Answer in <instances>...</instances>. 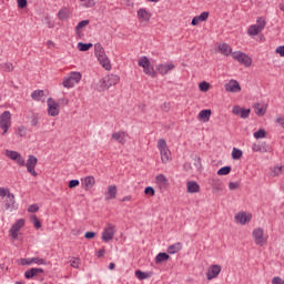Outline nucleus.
<instances>
[{"label": "nucleus", "instance_id": "obj_22", "mask_svg": "<svg viewBox=\"0 0 284 284\" xmlns=\"http://www.w3.org/2000/svg\"><path fill=\"white\" fill-rule=\"evenodd\" d=\"M224 89L226 92H241V84H239V81L236 80H230L225 85Z\"/></svg>", "mask_w": 284, "mask_h": 284}, {"label": "nucleus", "instance_id": "obj_16", "mask_svg": "<svg viewBox=\"0 0 284 284\" xmlns=\"http://www.w3.org/2000/svg\"><path fill=\"white\" fill-rule=\"evenodd\" d=\"M32 263H34L36 265H48V261L41 257H28L20 260L21 265H32Z\"/></svg>", "mask_w": 284, "mask_h": 284}, {"label": "nucleus", "instance_id": "obj_31", "mask_svg": "<svg viewBox=\"0 0 284 284\" xmlns=\"http://www.w3.org/2000/svg\"><path fill=\"white\" fill-rule=\"evenodd\" d=\"M183 250V244L181 242H176L170 245L166 250L168 254H176Z\"/></svg>", "mask_w": 284, "mask_h": 284}, {"label": "nucleus", "instance_id": "obj_30", "mask_svg": "<svg viewBox=\"0 0 284 284\" xmlns=\"http://www.w3.org/2000/svg\"><path fill=\"white\" fill-rule=\"evenodd\" d=\"M97 59L102 64V68H104L105 70H112V64H110V59H108V55H105V53L102 55H98Z\"/></svg>", "mask_w": 284, "mask_h": 284}, {"label": "nucleus", "instance_id": "obj_43", "mask_svg": "<svg viewBox=\"0 0 284 284\" xmlns=\"http://www.w3.org/2000/svg\"><path fill=\"white\" fill-rule=\"evenodd\" d=\"M94 50H95L97 58L105 54V51L103 50V45H101V43L94 44Z\"/></svg>", "mask_w": 284, "mask_h": 284}, {"label": "nucleus", "instance_id": "obj_46", "mask_svg": "<svg viewBox=\"0 0 284 284\" xmlns=\"http://www.w3.org/2000/svg\"><path fill=\"white\" fill-rule=\"evenodd\" d=\"M71 267H74L75 270H79V265H81V260L78 257H73L71 261Z\"/></svg>", "mask_w": 284, "mask_h": 284}, {"label": "nucleus", "instance_id": "obj_49", "mask_svg": "<svg viewBox=\"0 0 284 284\" xmlns=\"http://www.w3.org/2000/svg\"><path fill=\"white\" fill-rule=\"evenodd\" d=\"M13 161H16V163H18L21 168H24V165H26V159H23L21 153L19 154L18 159H16Z\"/></svg>", "mask_w": 284, "mask_h": 284}, {"label": "nucleus", "instance_id": "obj_52", "mask_svg": "<svg viewBox=\"0 0 284 284\" xmlns=\"http://www.w3.org/2000/svg\"><path fill=\"white\" fill-rule=\"evenodd\" d=\"M3 70L4 72H12V70H14V65L10 62H7L3 64Z\"/></svg>", "mask_w": 284, "mask_h": 284}, {"label": "nucleus", "instance_id": "obj_2", "mask_svg": "<svg viewBox=\"0 0 284 284\" xmlns=\"http://www.w3.org/2000/svg\"><path fill=\"white\" fill-rule=\"evenodd\" d=\"M81 79H83V75L79 71H72L68 74L67 78L63 79L62 85L63 88H67V90H70L77 85V83H81Z\"/></svg>", "mask_w": 284, "mask_h": 284}, {"label": "nucleus", "instance_id": "obj_57", "mask_svg": "<svg viewBox=\"0 0 284 284\" xmlns=\"http://www.w3.org/2000/svg\"><path fill=\"white\" fill-rule=\"evenodd\" d=\"M17 3L18 8L22 10L23 8H26V6H28V0H17Z\"/></svg>", "mask_w": 284, "mask_h": 284}, {"label": "nucleus", "instance_id": "obj_36", "mask_svg": "<svg viewBox=\"0 0 284 284\" xmlns=\"http://www.w3.org/2000/svg\"><path fill=\"white\" fill-rule=\"evenodd\" d=\"M170 258V255L168 253H159L155 256V263H164V261H168Z\"/></svg>", "mask_w": 284, "mask_h": 284}, {"label": "nucleus", "instance_id": "obj_58", "mask_svg": "<svg viewBox=\"0 0 284 284\" xmlns=\"http://www.w3.org/2000/svg\"><path fill=\"white\" fill-rule=\"evenodd\" d=\"M28 212H39V205H37V204H31V205L28 207Z\"/></svg>", "mask_w": 284, "mask_h": 284}, {"label": "nucleus", "instance_id": "obj_11", "mask_svg": "<svg viewBox=\"0 0 284 284\" xmlns=\"http://www.w3.org/2000/svg\"><path fill=\"white\" fill-rule=\"evenodd\" d=\"M48 105V114L49 116H59V113L61 112V108L59 106V102L54 101V99L49 98L47 100Z\"/></svg>", "mask_w": 284, "mask_h": 284}, {"label": "nucleus", "instance_id": "obj_64", "mask_svg": "<svg viewBox=\"0 0 284 284\" xmlns=\"http://www.w3.org/2000/svg\"><path fill=\"white\" fill-rule=\"evenodd\" d=\"M275 123H278V125H281V128H284V118H277L276 120H275Z\"/></svg>", "mask_w": 284, "mask_h": 284}, {"label": "nucleus", "instance_id": "obj_61", "mask_svg": "<svg viewBox=\"0 0 284 284\" xmlns=\"http://www.w3.org/2000/svg\"><path fill=\"white\" fill-rule=\"evenodd\" d=\"M276 53L280 54V57H284V45H280L276 48Z\"/></svg>", "mask_w": 284, "mask_h": 284}, {"label": "nucleus", "instance_id": "obj_48", "mask_svg": "<svg viewBox=\"0 0 284 284\" xmlns=\"http://www.w3.org/2000/svg\"><path fill=\"white\" fill-rule=\"evenodd\" d=\"M144 194L149 195V196H154V194H156V192L154 191V187L152 186H146L144 189Z\"/></svg>", "mask_w": 284, "mask_h": 284}, {"label": "nucleus", "instance_id": "obj_8", "mask_svg": "<svg viewBox=\"0 0 284 284\" xmlns=\"http://www.w3.org/2000/svg\"><path fill=\"white\" fill-rule=\"evenodd\" d=\"M252 236L255 245H258L260 247H263V245L267 243V237H265V231H263V229L261 227L254 229L252 232Z\"/></svg>", "mask_w": 284, "mask_h": 284}, {"label": "nucleus", "instance_id": "obj_40", "mask_svg": "<svg viewBox=\"0 0 284 284\" xmlns=\"http://www.w3.org/2000/svg\"><path fill=\"white\" fill-rule=\"evenodd\" d=\"M232 172V166H223L217 171L219 176H227Z\"/></svg>", "mask_w": 284, "mask_h": 284}, {"label": "nucleus", "instance_id": "obj_10", "mask_svg": "<svg viewBox=\"0 0 284 284\" xmlns=\"http://www.w3.org/2000/svg\"><path fill=\"white\" fill-rule=\"evenodd\" d=\"M23 225H26V220L20 219L11 226L9 230V236L12 241H17L19 239V232Z\"/></svg>", "mask_w": 284, "mask_h": 284}, {"label": "nucleus", "instance_id": "obj_19", "mask_svg": "<svg viewBox=\"0 0 284 284\" xmlns=\"http://www.w3.org/2000/svg\"><path fill=\"white\" fill-rule=\"evenodd\" d=\"M252 221V214L240 212L235 215V223H239L240 225H245L246 223H250Z\"/></svg>", "mask_w": 284, "mask_h": 284}, {"label": "nucleus", "instance_id": "obj_6", "mask_svg": "<svg viewBox=\"0 0 284 284\" xmlns=\"http://www.w3.org/2000/svg\"><path fill=\"white\" fill-rule=\"evenodd\" d=\"M0 128L3 131L2 135L8 133V130L12 128V113L10 111H4L0 115Z\"/></svg>", "mask_w": 284, "mask_h": 284}, {"label": "nucleus", "instance_id": "obj_50", "mask_svg": "<svg viewBox=\"0 0 284 284\" xmlns=\"http://www.w3.org/2000/svg\"><path fill=\"white\" fill-rule=\"evenodd\" d=\"M9 194H12V193H10L9 189L0 187V196H2V199H7L9 196Z\"/></svg>", "mask_w": 284, "mask_h": 284}, {"label": "nucleus", "instance_id": "obj_23", "mask_svg": "<svg viewBox=\"0 0 284 284\" xmlns=\"http://www.w3.org/2000/svg\"><path fill=\"white\" fill-rule=\"evenodd\" d=\"M209 185L213 187V192H222L223 190V182L219 178H211L209 180Z\"/></svg>", "mask_w": 284, "mask_h": 284}, {"label": "nucleus", "instance_id": "obj_7", "mask_svg": "<svg viewBox=\"0 0 284 284\" xmlns=\"http://www.w3.org/2000/svg\"><path fill=\"white\" fill-rule=\"evenodd\" d=\"M232 58L237 61V63H241V65H245V68L252 65V58L243 51H234Z\"/></svg>", "mask_w": 284, "mask_h": 284}, {"label": "nucleus", "instance_id": "obj_21", "mask_svg": "<svg viewBox=\"0 0 284 284\" xmlns=\"http://www.w3.org/2000/svg\"><path fill=\"white\" fill-rule=\"evenodd\" d=\"M155 183L160 187V190H168V185H170V180L163 174H158L155 176Z\"/></svg>", "mask_w": 284, "mask_h": 284}, {"label": "nucleus", "instance_id": "obj_28", "mask_svg": "<svg viewBox=\"0 0 284 284\" xmlns=\"http://www.w3.org/2000/svg\"><path fill=\"white\" fill-rule=\"evenodd\" d=\"M39 274H43V268L33 267L24 272V277L30 280L34 278V276H39Z\"/></svg>", "mask_w": 284, "mask_h": 284}, {"label": "nucleus", "instance_id": "obj_37", "mask_svg": "<svg viewBox=\"0 0 284 284\" xmlns=\"http://www.w3.org/2000/svg\"><path fill=\"white\" fill-rule=\"evenodd\" d=\"M80 6L82 8H94L97 2H94V0H80Z\"/></svg>", "mask_w": 284, "mask_h": 284}, {"label": "nucleus", "instance_id": "obj_9", "mask_svg": "<svg viewBox=\"0 0 284 284\" xmlns=\"http://www.w3.org/2000/svg\"><path fill=\"white\" fill-rule=\"evenodd\" d=\"M115 234H116V226L112 223H108L102 232V241H104V243H110V241L114 239Z\"/></svg>", "mask_w": 284, "mask_h": 284}, {"label": "nucleus", "instance_id": "obj_24", "mask_svg": "<svg viewBox=\"0 0 284 284\" xmlns=\"http://www.w3.org/2000/svg\"><path fill=\"white\" fill-rule=\"evenodd\" d=\"M16 203L17 202L14 201V194L11 193L4 200V209L10 210V212H12V210H17Z\"/></svg>", "mask_w": 284, "mask_h": 284}, {"label": "nucleus", "instance_id": "obj_59", "mask_svg": "<svg viewBox=\"0 0 284 284\" xmlns=\"http://www.w3.org/2000/svg\"><path fill=\"white\" fill-rule=\"evenodd\" d=\"M242 111L243 109L239 105L233 106V110H232L233 114H236V115L241 114Z\"/></svg>", "mask_w": 284, "mask_h": 284}, {"label": "nucleus", "instance_id": "obj_54", "mask_svg": "<svg viewBox=\"0 0 284 284\" xmlns=\"http://www.w3.org/2000/svg\"><path fill=\"white\" fill-rule=\"evenodd\" d=\"M79 184H80L79 180H71L69 182V187H70V190H72L74 187H79Z\"/></svg>", "mask_w": 284, "mask_h": 284}, {"label": "nucleus", "instance_id": "obj_39", "mask_svg": "<svg viewBox=\"0 0 284 284\" xmlns=\"http://www.w3.org/2000/svg\"><path fill=\"white\" fill-rule=\"evenodd\" d=\"M92 43H83V42H79L78 43V50L80 52H88V50H90V48H92Z\"/></svg>", "mask_w": 284, "mask_h": 284}, {"label": "nucleus", "instance_id": "obj_27", "mask_svg": "<svg viewBox=\"0 0 284 284\" xmlns=\"http://www.w3.org/2000/svg\"><path fill=\"white\" fill-rule=\"evenodd\" d=\"M116 185L112 184L108 186V191L105 193V201H112L116 199Z\"/></svg>", "mask_w": 284, "mask_h": 284}, {"label": "nucleus", "instance_id": "obj_45", "mask_svg": "<svg viewBox=\"0 0 284 284\" xmlns=\"http://www.w3.org/2000/svg\"><path fill=\"white\" fill-rule=\"evenodd\" d=\"M31 223L33 224V227H36V230H41V222L39 221V217H37V215L31 216Z\"/></svg>", "mask_w": 284, "mask_h": 284}, {"label": "nucleus", "instance_id": "obj_55", "mask_svg": "<svg viewBox=\"0 0 284 284\" xmlns=\"http://www.w3.org/2000/svg\"><path fill=\"white\" fill-rule=\"evenodd\" d=\"M272 284H284V280L281 276H275L272 278Z\"/></svg>", "mask_w": 284, "mask_h": 284}, {"label": "nucleus", "instance_id": "obj_17", "mask_svg": "<svg viewBox=\"0 0 284 284\" xmlns=\"http://www.w3.org/2000/svg\"><path fill=\"white\" fill-rule=\"evenodd\" d=\"M252 152H260L261 154H265V152H270L271 148L267 142H255L252 144Z\"/></svg>", "mask_w": 284, "mask_h": 284}, {"label": "nucleus", "instance_id": "obj_29", "mask_svg": "<svg viewBox=\"0 0 284 284\" xmlns=\"http://www.w3.org/2000/svg\"><path fill=\"white\" fill-rule=\"evenodd\" d=\"M210 116H212V110L204 109V110L200 111L197 119L200 121H203V123H207V121H210Z\"/></svg>", "mask_w": 284, "mask_h": 284}, {"label": "nucleus", "instance_id": "obj_63", "mask_svg": "<svg viewBox=\"0 0 284 284\" xmlns=\"http://www.w3.org/2000/svg\"><path fill=\"white\" fill-rule=\"evenodd\" d=\"M97 236V233L94 232H87L84 234V239H94Z\"/></svg>", "mask_w": 284, "mask_h": 284}, {"label": "nucleus", "instance_id": "obj_20", "mask_svg": "<svg viewBox=\"0 0 284 284\" xmlns=\"http://www.w3.org/2000/svg\"><path fill=\"white\" fill-rule=\"evenodd\" d=\"M217 51L220 52V54H223V57H232V54H234V51H232V47L225 42L217 44Z\"/></svg>", "mask_w": 284, "mask_h": 284}, {"label": "nucleus", "instance_id": "obj_41", "mask_svg": "<svg viewBox=\"0 0 284 284\" xmlns=\"http://www.w3.org/2000/svg\"><path fill=\"white\" fill-rule=\"evenodd\" d=\"M20 154H21V153L17 152V151H11V150H7V151H6V156H7L8 159H11V161L17 160Z\"/></svg>", "mask_w": 284, "mask_h": 284}, {"label": "nucleus", "instance_id": "obj_18", "mask_svg": "<svg viewBox=\"0 0 284 284\" xmlns=\"http://www.w3.org/2000/svg\"><path fill=\"white\" fill-rule=\"evenodd\" d=\"M82 187L85 190V192H90L97 184V180L92 175H88L83 179H81Z\"/></svg>", "mask_w": 284, "mask_h": 284}, {"label": "nucleus", "instance_id": "obj_53", "mask_svg": "<svg viewBox=\"0 0 284 284\" xmlns=\"http://www.w3.org/2000/svg\"><path fill=\"white\" fill-rule=\"evenodd\" d=\"M209 17H210V12L204 11L200 16H197V19H200V21H207Z\"/></svg>", "mask_w": 284, "mask_h": 284}, {"label": "nucleus", "instance_id": "obj_14", "mask_svg": "<svg viewBox=\"0 0 284 284\" xmlns=\"http://www.w3.org/2000/svg\"><path fill=\"white\" fill-rule=\"evenodd\" d=\"M128 132L118 131L112 133L111 139L112 141H116L118 143H120V145H125V143H128Z\"/></svg>", "mask_w": 284, "mask_h": 284}, {"label": "nucleus", "instance_id": "obj_26", "mask_svg": "<svg viewBox=\"0 0 284 284\" xmlns=\"http://www.w3.org/2000/svg\"><path fill=\"white\" fill-rule=\"evenodd\" d=\"M138 19L141 22H145L148 23V21H150V19H152V14L150 12H148V10L141 8L138 10Z\"/></svg>", "mask_w": 284, "mask_h": 284}, {"label": "nucleus", "instance_id": "obj_25", "mask_svg": "<svg viewBox=\"0 0 284 284\" xmlns=\"http://www.w3.org/2000/svg\"><path fill=\"white\" fill-rule=\"evenodd\" d=\"M186 192L189 194H196V193L201 192V186L199 185L197 182L189 181V182H186Z\"/></svg>", "mask_w": 284, "mask_h": 284}, {"label": "nucleus", "instance_id": "obj_34", "mask_svg": "<svg viewBox=\"0 0 284 284\" xmlns=\"http://www.w3.org/2000/svg\"><path fill=\"white\" fill-rule=\"evenodd\" d=\"M68 17H70V9L68 8H62L59 10L58 12V18L63 21L65 19H68Z\"/></svg>", "mask_w": 284, "mask_h": 284}, {"label": "nucleus", "instance_id": "obj_42", "mask_svg": "<svg viewBox=\"0 0 284 284\" xmlns=\"http://www.w3.org/2000/svg\"><path fill=\"white\" fill-rule=\"evenodd\" d=\"M253 136L254 139H265V136H267V132L264 129H260L253 133Z\"/></svg>", "mask_w": 284, "mask_h": 284}, {"label": "nucleus", "instance_id": "obj_47", "mask_svg": "<svg viewBox=\"0 0 284 284\" xmlns=\"http://www.w3.org/2000/svg\"><path fill=\"white\" fill-rule=\"evenodd\" d=\"M199 88H200L201 92H207V90H210V83H207V82H201V83L199 84Z\"/></svg>", "mask_w": 284, "mask_h": 284}, {"label": "nucleus", "instance_id": "obj_62", "mask_svg": "<svg viewBox=\"0 0 284 284\" xmlns=\"http://www.w3.org/2000/svg\"><path fill=\"white\" fill-rule=\"evenodd\" d=\"M239 187V182H230L229 190H236Z\"/></svg>", "mask_w": 284, "mask_h": 284}, {"label": "nucleus", "instance_id": "obj_15", "mask_svg": "<svg viewBox=\"0 0 284 284\" xmlns=\"http://www.w3.org/2000/svg\"><path fill=\"white\" fill-rule=\"evenodd\" d=\"M174 68H176V65H174V63L172 62L161 63L156 65V70L159 74H161L162 77H165V74H168L169 72H172Z\"/></svg>", "mask_w": 284, "mask_h": 284}, {"label": "nucleus", "instance_id": "obj_35", "mask_svg": "<svg viewBox=\"0 0 284 284\" xmlns=\"http://www.w3.org/2000/svg\"><path fill=\"white\" fill-rule=\"evenodd\" d=\"M135 276L139 278V281H145V278H150L152 276V273L135 271Z\"/></svg>", "mask_w": 284, "mask_h": 284}, {"label": "nucleus", "instance_id": "obj_60", "mask_svg": "<svg viewBox=\"0 0 284 284\" xmlns=\"http://www.w3.org/2000/svg\"><path fill=\"white\" fill-rule=\"evenodd\" d=\"M58 103H60V105H68V103H70V100H68V98H61L58 100Z\"/></svg>", "mask_w": 284, "mask_h": 284}, {"label": "nucleus", "instance_id": "obj_4", "mask_svg": "<svg viewBox=\"0 0 284 284\" xmlns=\"http://www.w3.org/2000/svg\"><path fill=\"white\" fill-rule=\"evenodd\" d=\"M138 65L140 68H143L144 74H148V77H156V71H154V67H152V63L150 62V59L148 57H141L138 61Z\"/></svg>", "mask_w": 284, "mask_h": 284}, {"label": "nucleus", "instance_id": "obj_3", "mask_svg": "<svg viewBox=\"0 0 284 284\" xmlns=\"http://www.w3.org/2000/svg\"><path fill=\"white\" fill-rule=\"evenodd\" d=\"M158 150L160 152L161 161L162 163H170L172 161V152H170V149L168 148V142H165V139L158 140Z\"/></svg>", "mask_w": 284, "mask_h": 284}, {"label": "nucleus", "instance_id": "obj_33", "mask_svg": "<svg viewBox=\"0 0 284 284\" xmlns=\"http://www.w3.org/2000/svg\"><path fill=\"white\" fill-rule=\"evenodd\" d=\"M43 97H45V91L43 90H36L31 93V99H33V101H41Z\"/></svg>", "mask_w": 284, "mask_h": 284}, {"label": "nucleus", "instance_id": "obj_44", "mask_svg": "<svg viewBox=\"0 0 284 284\" xmlns=\"http://www.w3.org/2000/svg\"><path fill=\"white\" fill-rule=\"evenodd\" d=\"M87 26H90V20H82L75 27V32L79 33L80 30H83Z\"/></svg>", "mask_w": 284, "mask_h": 284}, {"label": "nucleus", "instance_id": "obj_12", "mask_svg": "<svg viewBox=\"0 0 284 284\" xmlns=\"http://www.w3.org/2000/svg\"><path fill=\"white\" fill-rule=\"evenodd\" d=\"M37 163H39V160L37 159V156L34 155L28 156L27 163L24 165L27 168V172H29L31 176H38L37 170H34L37 168Z\"/></svg>", "mask_w": 284, "mask_h": 284}, {"label": "nucleus", "instance_id": "obj_38", "mask_svg": "<svg viewBox=\"0 0 284 284\" xmlns=\"http://www.w3.org/2000/svg\"><path fill=\"white\" fill-rule=\"evenodd\" d=\"M231 156L234 161H239V159L243 156V151H241L240 149L233 148Z\"/></svg>", "mask_w": 284, "mask_h": 284}, {"label": "nucleus", "instance_id": "obj_5", "mask_svg": "<svg viewBox=\"0 0 284 284\" xmlns=\"http://www.w3.org/2000/svg\"><path fill=\"white\" fill-rule=\"evenodd\" d=\"M265 26H267L265 19L263 17L257 18L256 24H252L247 29L248 37H256L257 34H261V31L265 30Z\"/></svg>", "mask_w": 284, "mask_h": 284}, {"label": "nucleus", "instance_id": "obj_13", "mask_svg": "<svg viewBox=\"0 0 284 284\" xmlns=\"http://www.w3.org/2000/svg\"><path fill=\"white\" fill-rule=\"evenodd\" d=\"M221 270L222 267L219 264L211 265L206 272L207 281H214V278H217L219 274H221Z\"/></svg>", "mask_w": 284, "mask_h": 284}, {"label": "nucleus", "instance_id": "obj_51", "mask_svg": "<svg viewBox=\"0 0 284 284\" xmlns=\"http://www.w3.org/2000/svg\"><path fill=\"white\" fill-rule=\"evenodd\" d=\"M250 109H242L240 116L241 119H248L250 118Z\"/></svg>", "mask_w": 284, "mask_h": 284}, {"label": "nucleus", "instance_id": "obj_56", "mask_svg": "<svg viewBox=\"0 0 284 284\" xmlns=\"http://www.w3.org/2000/svg\"><path fill=\"white\" fill-rule=\"evenodd\" d=\"M95 256L98 258H103V256H105V247L100 248L97 253Z\"/></svg>", "mask_w": 284, "mask_h": 284}, {"label": "nucleus", "instance_id": "obj_1", "mask_svg": "<svg viewBox=\"0 0 284 284\" xmlns=\"http://www.w3.org/2000/svg\"><path fill=\"white\" fill-rule=\"evenodd\" d=\"M121 81V78L116 74H108L104 78L100 79L97 83L98 92H105V90H110L113 85H116Z\"/></svg>", "mask_w": 284, "mask_h": 284}, {"label": "nucleus", "instance_id": "obj_32", "mask_svg": "<svg viewBox=\"0 0 284 284\" xmlns=\"http://www.w3.org/2000/svg\"><path fill=\"white\" fill-rule=\"evenodd\" d=\"M253 108H254V112H255V114H257V116H265V112L267 111L265 105H263L261 103H256V104H254Z\"/></svg>", "mask_w": 284, "mask_h": 284}]
</instances>
